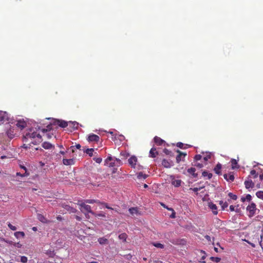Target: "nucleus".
I'll return each mask as SVG.
<instances>
[{
	"instance_id": "obj_42",
	"label": "nucleus",
	"mask_w": 263,
	"mask_h": 263,
	"mask_svg": "<svg viewBox=\"0 0 263 263\" xmlns=\"http://www.w3.org/2000/svg\"><path fill=\"white\" fill-rule=\"evenodd\" d=\"M184 144L183 143H182V142H178L177 143V147H179L180 148H181V149L186 148V147H184Z\"/></svg>"
},
{
	"instance_id": "obj_54",
	"label": "nucleus",
	"mask_w": 263,
	"mask_h": 263,
	"mask_svg": "<svg viewBox=\"0 0 263 263\" xmlns=\"http://www.w3.org/2000/svg\"><path fill=\"white\" fill-rule=\"evenodd\" d=\"M230 210L231 211H234L235 210V206L234 205H230Z\"/></svg>"
},
{
	"instance_id": "obj_2",
	"label": "nucleus",
	"mask_w": 263,
	"mask_h": 263,
	"mask_svg": "<svg viewBox=\"0 0 263 263\" xmlns=\"http://www.w3.org/2000/svg\"><path fill=\"white\" fill-rule=\"evenodd\" d=\"M79 205L81 206L80 210L82 212L84 213L85 212H87L91 214H95V212L91 210V206L89 205L86 204L85 202H81L79 203Z\"/></svg>"
},
{
	"instance_id": "obj_6",
	"label": "nucleus",
	"mask_w": 263,
	"mask_h": 263,
	"mask_svg": "<svg viewBox=\"0 0 263 263\" xmlns=\"http://www.w3.org/2000/svg\"><path fill=\"white\" fill-rule=\"evenodd\" d=\"M37 135V133L35 132H32V130H30V132H28L25 134L24 136V138L25 139H35L36 138V136Z\"/></svg>"
},
{
	"instance_id": "obj_7",
	"label": "nucleus",
	"mask_w": 263,
	"mask_h": 263,
	"mask_svg": "<svg viewBox=\"0 0 263 263\" xmlns=\"http://www.w3.org/2000/svg\"><path fill=\"white\" fill-rule=\"evenodd\" d=\"M170 178L171 179L172 184L175 187H179L181 185L182 182L181 180L175 179V177L173 175L170 176Z\"/></svg>"
},
{
	"instance_id": "obj_60",
	"label": "nucleus",
	"mask_w": 263,
	"mask_h": 263,
	"mask_svg": "<svg viewBox=\"0 0 263 263\" xmlns=\"http://www.w3.org/2000/svg\"><path fill=\"white\" fill-rule=\"evenodd\" d=\"M72 124H73V127H74L75 128H77V125H78V123L75 122L72 123Z\"/></svg>"
},
{
	"instance_id": "obj_12",
	"label": "nucleus",
	"mask_w": 263,
	"mask_h": 263,
	"mask_svg": "<svg viewBox=\"0 0 263 263\" xmlns=\"http://www.w3.org/2000/svg\"><path fill=\"white\" fill-rule=\"evenodd\" d=\"M16 125L22 130L27 126V123L23 120H20L17 121Z\"/></svg>"
},
{
	"instance_id": "obj_37",
	"label": "nucleus",
	"mask_w": 263,
	"mask_h": 263,
	"mask_svg": "<svg viewBox=\"0 0 263 263\" xmlns=\"http://www.w3.org/2000/svg\"><path fill=\"white\" fill-rule=\"evenodd\" d=\"M75 147L77 149H80V148L81 147V146L80 144H77L75 146H70V148L71 149V151L72 153L74 152V148Z\"/></svg>"
},
{
	"instance_id": "obj_41",
	"label": "nucleus",
	"mask_w": 263,
	"mask_h": 263,
	"mask_svg": "<svg viewBox=\"0 0 263 263\" xmlns=\"http://www.w3.org/2000/svg\"><path fill=\"white\" fill-rule=\"evenodd\" d=\"M250 174L253 176L254 178H256L258 176V174L256 173L255 170H251L250 172Z\"/></svg>"
},
{
	"instance_id": "obj_39",
	"label": "nucleus",
	"mask_w": 263,
	"mask_h": 263,
	"mask_svg": "<svg viewBox=\"0 0 263 263\" xmlns=\"http://www.w3.org/2000/svg\"><path fill=\"white\" fill-rule=\"evenodd\" d=\"M95 217H105L106 215L105 213H95V214H92Z\"/></svg>"
},
{
	"instance_id": "obj_58",
	"label": "nucleus",
	"mask_w": 263,
	"mask_h": 263,
	"mask_svg": "<svg viewBox=\"0 0 263 263\" xmlns=\"http://www.w3.org/2000/svg\"><path fill=\"white\" fill-rule=\"evenodd\" d=\"M76 219L78 220V221H81V218L79 216H76Z\"/></svg>"
},
{
	"instance_id": "obj_1",
	"label": "nucleus",
	"mask_w": 263,
	"mask_h": 263,
	"mask_svg": "<svg viewBox=\"0 0 263 263\" xmlns=\"http://www.w3.org/2000/svg\"><path fill=\"white\" fill-rule=\"evenodd\" d=\"M58 125L61 127H66L68 126V122L64 120L52 119V121L47 126L46 128H42L41 130L43 132L50 131L52 129V126Z\"/></svg>"
},
{
	"instance_id": "obj_50",
	"label": "nucleus",
	"mask_w": 263,
	"mask_h": 263,
	"mask_svg": "<svg viewBox=\"0 0 263 263\" xmlns=\"http://www.w3.org/2000/svg\"><path fill=\"white\" fill-rule=\"evenodd\" d=\"M202 158V156L200 155H195L194 159L196 161L200 160Z\"/></svg>"
},
{
	"instance_id": "obj_61",
	"label": "nucleus",
	"mask_w": 263,
	"mask_h": 263,
	"mask_svg": "<svg viewBox=\"0 0 263 263\" xmlns=\"http://www.w3.org/2000/svg\"><path fill=\"white\" fill-rule=\"evenodd\" d=\"M210 158V156H206V157H205L203 158V160L204 161H206L208 160V159Z\"/></svg>"
},
{
	"instance_id": "obj_4",
	"label": "nucleus",
	"mask_w": 263,
	"mask_h": 263,
	"mask_svg": "<svg viewBox=\"0 0 263 263\" xmlns=\"http://www.w3.org/2000/svg\"><path fill=\"white\" fill-rule=\"evenodd\" d=\"M87 140L89 142L98 143L100 140V137L99 136L94 134H90L89 135Z\"/></svg>"
},
{
	"instance_id": "obj_43",
	"label": "nucleus",
	"mask_w": 263,
	"mask_h": 263,
	"mask_svg": "<svg viewBox=\"0 0 263 263\" xmlns=\"http://www.w3.org/2000/svg\"><path fill=\"white\" fill-rule=\"evenodd\" d=\"M28 259L26 256H21V261L23 263H26L27 262Z\"/></svg>"
},
{
	"instance_id": "obj_56",
	"label": "nucleus",
	"mask_w": 263,
	"mask_h": 263,
	"mask_svg": "<svg viewBox=\"0 0 263 263\" xmlns=\"http://www.w3.org/2000/svg\"><path fill=\"white\" fill-rule=\"evenodd\" d=\"M195 165L199 168H201L203 166V165L200 163H197L195 164Z\"/></svg>"
},
{
	"instance_id": "obj_55",
	"label": "nucleus",
	"mask_w": 263,
	"mask_h": 263,
	"mask_svg": "<svg viewBox=\"0 0 263 263\" xmlns=\"http://www.w3.org/2000/svg\"><path fill=\"white\" fill-rule=\"evenodd\" d=\"M164 152L166 155H169V154H170V152L168 149H166V148H165V149H164Z\"/></svg>"
},
{
	"instance_id": "obj_52",
	"label": "nucleus",
	"mask_w": 263,
	"mask_h": 263,
	"mask_svg": "<svg viewBox=\"0 0 263 263\" xmlns=\"http://www.w3.org/2000/svg\"><path fill=\"white\" fill-rule=\"evenodd\" d=\"M29 175V173L27 172V170L25 171V173L22 175V177H27Z\"/></svg>"
},
{
	"instance_id": "obj_24",
	"label": "nucleus",
	"mask_w": 263,
	"mask_h": 263,
	"mask_svg": "<svg viewBox=\"0 0 263 263\" xmlns=\"http://www.w3.org/2000/svg\"><path fill=\"white\" fill-rule=\"evenodd\" d=\"M85 202L86 203H89V204H92L94 203H96L99 204L100 203H101V201H100L99 200L86 199L85 200Z\"/></svg>"
},
{
	"instance_id": "obj_47",
	"label": "nucleus",
	"mask_w": 263,
	"mask_h": 263,
	"mask_svg": "<svg viewBox=\"0 0 263 263\" xmlns=\"http://www.w3.org/2000/svg\"><path fill=\"white\" fill-rule=\"evenodd\" d=\"M36 138H37V141H35V142H40L42 141V136L39 134H37Z\"/></svg>"
},
{
	"instance_id": "obj_30",
	"label": "nucleus",
	"mask_w": 263,
	"mask_h": 263,
	"mask_svg": "<svg viewBox=\"0 0 263 263\" xmlns=\"http://www.w3.org/2000/svg\"><path fill=\"white\" fill-rule=\"evenodd\" d=\"M148 177V175L146 174H143L142 172H140L137 174V178L139 179L143 178V179H146Z\"/></svg>"
},
{
	"instance_id": "obj_62",
	"label": "nucleus",
	"mask_w": 263,
	"mask_h": 263,
	"mask_svg": "<svg viewBox=\"0 0 263 263\" xmlns=\"http://www.w3.org/2000/svg\"><path fill=\"white\" fill-rule=\"evenodd\" d=\"M171 218H175V213L174 212L171 215Z\"/></svg>"
},
{
	"instance_id": "obj_38",
	"label": "nucleus",
	"mask_w": 263,
	"mask_h": 263,
	"mask_svg": "<svg viewBox=\"0 0 263 263\" xmlns=\"http://www.w3.org/2000/svg\"><path fill=\"white\" fill-rule=\"evenodd\" d=\"M210 259L215 262H220L221 258L218 257H211Z\"/></svg>"
},
{
	"instance_id": "obj_14",
	"label": "nucleus",
	"mask_w": 263,
	"mask_h": 263,
	"mask_svg": "<svg viewBox=\"0 0 263 263\" xmlns=\"http://www.w3.org/2000/svg\"><path fill=\"white\" fill-rule=\"evenodd\" d=\"M177 152L179 153V154L176 157V162L177 163H179L181 160L182 157H185L186 155V153H184L180 151L179 150H177Z\"/></svg>"
},
{
	"instance_id": "obj_8",
	"label": "nucleus",
	"mask_w": 263,
	"mask_h": 263,
	"mask_svg": "<svg viewBox=\"0 0 263 263\" xmlns=\"http://www.w3.org/2000/svg\"><path fill=\"white\" fill-rule=\"evenodd\" d=\"M128 163L132 167H136V162L137 161V158L135 156H132L130 157L128 160Z\"/></svg>"
},
{
	"instance_id": "obj_20",
	"label": "nucleus",
	"mask_w": 263,
	"mask_h": 263,
	"mask_svg": "<svg viewBox=\"0 0 263 263\" xmlns=\"http://www.w3.org/2000/svg\"><path fill=\"white\" fill-rule=\"evenodd\" d=\"M154 142L158 145H161L164 141L162 139H161L160 137L156 136L154 138Z\"/></svg>"
},
{
	"instance_id": "obj_23",
	"label": "nucleus",
	"mask_w": 263,
	"mask_h": 263,
	"mask_svg": "<svg viewBox=\"0 0 263 263\" xmlns=\"http://www.w3.org/2000/svg\"><path fill=\"white\" fill-rule=\"evenodd\" d=\"M231 165L232 169L239 168V166L237 165V161L236 159H232L231 160Z\"/></svg>"
},
{
	"instance_id": "obj_16",
	"label": "nucleus",
	"mask_w": 263,
	"mask_h": 263,
	"mask_svg": "<svg viewBox=\"0 0 263 263\" xmlns=\"http://www.w3.org/2000/svg\"><path fill=\"white\" fill-rule=\"evenodd\" d=\"M129 212L132 215H134L135 214L137 215L140 214V213L139 212L138 208L137 207L129 208Z\"/></svg>"
},
{
	"instance_id": "obj_29",
	"label": "nucleus",
	"mask_w": 263,
	"mask_h": 263,
	"mask_svg": "<svg viewBox=\"0 0 263 263\" xmlns=\"http://www.w3.org/2000/svg\"><path fill=\"white\" fill-rule=\"evenodd\" d=\"M94 150L93 148H87L84 151V152L88 154L89 156L91 157L93 156V152Z\"/></svg>"
},
{
	"instance_id": "obj_49",
	"label": "nucleus",
	"mask_w": 263,
	"mask_h": 263,
	"mask_svg": "<svg viewBox=\"0 0 263 263\" xmlns=\"http://www.w3.org/2000/svg\"><path fill=\"white\" fill-rule=\"evenodd\" d=\"M42 132L45 134V135H44V136H46L47 138L50 139L51 138L52 135L50 133H46L47 132H43L42 131Z\"/></svg>"
},
{
	"instance_id": "obj_21",
	"label": "nucleus",
	"mask_w": 263,
	"mask_h": 263,
	"mask_svg": "<svg viewBox=\"0 0 263 263\" xmlns=\"http://www.w3.org/2000/svg\"><path fill=\"white\" fill-rule=\"evenodd\" d=\"M114 159L111 156H108L106 159L105 160V163L108 165L109 166H114V162H110L109 163V161H111L112 160H113Z\"/></svg>"
},
{
	"instance_id": "obj_11",
	"label": "nucleus",
	"mask_w": 263,
	"mask_h": 263,
	"mask_svg": "<svg viewBox=\"0 0 263 263\" xmlns=\"http://www.w3.org/2000/svg\"><path fill=\"white\" fill-rule=\"evenodd\" d=\"M224 178L229 182H233L234 180V176L233 173H230L228 174H225L223 175Z\"/></svg>"
},
{
	"instance_id": "obj_3",
	"label": "nucleus",
	"mask_w": 263,
	"mask_h": 263,
	"mask_svg": "<svg viewBox=\"0 0 263 263\" xmlns=\"http://www.w3.org/2000/svg\"><path fill=\"white\" fill-rule=\"evenodd\" d=\"M247 210L249 212V217H252L255 214L256 211V205L254 202H252L247 207Z\"/></svg>"
},
{
	"instance_id": "obj_33",
	"label": "nucleus",
	"mask_w": 263,
	"mask_h": 263,
	"mask_svg": "<svg viewBox=\"0 0 263 263\" xmlns=\"http://www.w3.org/2000/svg\"><path fill=\"white\" fill-rule=\"evenodd\" d=\"M152 245L156 248L163 249L164 246L163 244L159 242H153Z\"/></svg>"
},
{
	"instance_id": "obj_9",
	"label": "nucleus",
	"mask_w": 263,
	"mask_h": 263,
	"mask_svg": "<svg viewBox=\"0 0 263 263\" xmlns=\"http://www.w3.org/2000/svg\"><path fill=\"white\" fill-rule=\"evenodd\" d=\"M209 208L212 211L214 215H217L218 213L217 211V207L216 204H214L213 202H210L208 203Z\"/></svg>"
},
{
	"instance_id": "obj_15",
	"label": "nucleus",
	"mask_w": 263,
	"mask_h": 263,
	"mask_svg": "<svg viewBox=\"0 0 263 263\" xmlns=\"http://www.w3.org/2000/svg\"><path fill=\"white\" fill-rule=\"evenodd\" d=\"M74 160L73 159H63V163L65 165H71L74 164Z\"/></svg>"
},
{
	"instance_id": "obj_59",
	"label": "nucleus",
	"mask_w": 263,
	"mask_h": 263,
	"mask_svg": "<svg viewBox=\"0 0 263 263\" xmlns=\"http://www.w3.org/2000/svg\"><path fill=\"white\" fill-rule=\"evenodd\" d=\"M160 204H161V206H162L163 208H165V209H166V208H167V206H166L164 203H162V202H161V203H160Z\"/></svg>"
},
{
	"instance_id": "obj_36",
	"label": "nucleus",
	"mask_w": 263,
	"mask_h": 263,
	"mask_svg": "<svg viewBox=\"0 0 263 263\" xmlns=\"http://www.w3.org/2000/svg\"><path fill=\"white\" fill-rule=\"evenodd\" d=\"M256 196L262 200H263V191H259L256 192Z\"/></svg>"
},
{
	"instance_id": "obj_18",
	"label": "nucleus",
	"mask_w": 263,
	"mask_h": 263,
	"mask_svg": "<svg viewBox=\"0 0 263 263\" xmlns=\"http://www.w3.org/2000/svg\"><path fill=\"white\" fill-rule=\"evenodd\" d=\"M187 172L191 174L194 178H196L198 176V174L195 173L196 169L194 167H191L187 169Z\"/></svg>"
},
{
	"instance_id": "obj_34",
	"label": "nucleus",
	"mask_w": 263,
	"mask_h": 263,
	"mask_svg": "<svg viewBox=\"0 0 263 263\" xmlns=\"http://www.w3.org/2000/svg\"><path fill=\"white\" fill-rule=\"evenodd\" d=\"M98 242L101 245H104L107 243V239L104 237L99 238L98 239Z\"/></svg>"
},
{
	"instance_id": "obj_17",
	"label": "nucleus",
	"mask_w": 263,
	"mask_h": 263,
	"mask_svg": "<svg viewBox=\"0 0 263 263\" xmlns=\"http://www.w3.org/2000/svg\"><path fill=\"white\" fill-rule=\"evenodd\" d=\"M158 154V153L156 148L153 147L149 151V157L152 158H155Z\"/></svg>"
},
{
	"instance_id": "obj_13",
	"label": "nucleus",
	"mask_w": 263,
	"mask_h": 263,
	"mask_svg": "<svg viewBox=\"0 0 263 263\" xmlns=\"http://www.w3.org/2000/svg\"><path fill=\"white\" fill-rule=\"evenodd\" d=\"M245 185V187L247 189H249L250 188H253L254 187V183L251 179H248L246 180L244 183Z\"/></svg>"
},
{
	"instance_id": "obj_53",
	"label": "nucleus",
	"mask_w": 263,
	"mask_h": 263,
	"mask_svg": "<svg viewBox=\"0 0 263 263\" xmlns=\"http://www.w3.org/2000/svg\"><path fill=\"white\" fill-rule=\"evenodd\" d=\"M204 237L208 241H211V237L210 236L205 235Z\"/></svg>"
},
{
	"instance_id": "obj_45",
	"label": "nucleus",
	"mask_w": 263,
	"mask_h": 263,
	"mask_svg": "<svg viewBox=\"0 0 263 263\" xmlns=\"http://www.w3.org/2000/svg\"><path fill=\"white\" fill-rule=\"evenodd\" d=\"M8 226L11 230L15 231L16 230V227L13 226L10 223H8Z\"/></svg>"
},
{
	"instance_id": "obj_10",
	"label": "nucleus",
	"mask_w": 263,
	"mask_h": 263,
	"mask_svg": "<svg viewBox=\"0 0 263 263\" xmlns=\"http://www.w3.org/2000/svg\"><path fill=\"white\" fill-rule=\"evenodd\" d=\"M162 165L165 168H170L173 166V162L172 161L164 159L162 161Z\"/></svg>"
},
{
	"instance_id": "obj_46",
	"label": "nucleus",
	"mask_w": 263,
	"mask_h": 263,
	"mask_svg": "<svg viewBox=\"0 0 263 263\" xmlns=\"http://www.w3.org/2000/svg\"><path fill=\"white\" fill-rule=\"evenodd\" d=\"M67 210L71 213H75L77 211V210L73 208L68 206V208Z\"/></svg>"
},
{
	"instance_id": "obj_57",
	"label": "nucleus",
	"mask_w": 263,
	"mask_h": 263,
	"mask_svg": "<svg viewBox=\"0 0 263 263\" xmlns=\"http://www.w3.org/2000/svg\"><path fill=\"white\" fill-rule=\"evenodd\" d=\"M57 220L61 221L62 220V217L61 215H59L57 217Z\"/></svg>"
},
{
	"instance_id": "obj_27",
	"label": "nucleus",
	"mask_w": 263,
	"mask_h": 263,
	"mask_svg": "<svg viewBox=\"0 0 263 263\" xmlns=\"http://www.w3.org/2000/svg\"><path fill=\"white\" fill-rule=\"evenodd\" d=\"M202 175L203 177H207L208 179H210L213 176L212 173H208L206 171H203Z\"/></svg>"
},
{
	"instance_id": "obj_35",
	"label": "nucleus",
	"mask_w": 263,
	"mask_h": 263,
	"mask_svg": "<svg viewBox=\"0 0 263 263\" xmlns=\"http://www.w3.org/2000/svg\"><path fill=\"white\" fill-rule=\"evenodd\" d=\"M219 204L221 206L222 210H224L228 206V203L227 202H223V201H220Z\"/></svg>"
},
{
	"instance_id": "obj_31",
	"label": "nucleus",
	"mask_w": 263,
	"mask_h": 263,
	"mask_svg": "<svg viewBox=\"0 0 263 263\" xmlns=\"http://www.w3.org/2000/svg\"><path fill=\"white\" fill-rule=\"evenodd\" d=\"M14 235L17 238L20 237H24L25 236V233L23 232H16L14 233Z\"/></svg>"
},
{
	"instance_id": "obj_22",
	"label": "nucleus",
	"mask_w": 263,
	"mask_h": 263,
	"mask_svg": "<svg viewBox=\"0 0 263 263\" xmlns=\"http://www.w3.org/2000/svg\"><path fill=\"white\" fill-rule=\"evenodd\" d=\"M221 169V165L220 163H218L216 166L214 168V171L215 173H216L218 175H219L221 174L220 170Z\"/></svg>"
},
{
	"instance_id": "obj_64",
	"label": "nucleus",
	"mask_w": 263,
	"mask_h": 263,
	"mask_svg": "<svg viewBox=\"0 0 263 263\" xmlns=\"http://www.w3.org/2000/svg\"><path fill=\"white\" fill-rule=\"evenodd\" d=\"M20 167L22 168H23V170H24L25 171H26V170H27V168L25 166H24L21 165Z\"/></svg>"
},
{
	"instance_id": "obj_48",
	"label": "nucleus",
	"mask_w": 263,
	"mask_h": 263,
	"mask_svg": "<svg viewBox=\"0 0 263 263\" xmlns=\"http://www.w3.org/2000/svg\"><path fill=\"white\" fill-rule=\"evenodd\" d=\"M93 159L97 163H100L102 160L101 158H93Z\"/></svg>"
},
{
	"instance_id": "obj_26",
	"label": "nucleus",
	"mask_w": 263,
	"mask_h": 263,
	"mask_svg": "<svg viewBox=\"0 0 263 263\" xmlns=\"http://www.w3.org/2000/svg\"><path fill=\"white\" fill-rule=\"evenodd\" d=\"M118 237L120 240H122L123 241V242H126V239L127 237V235L126 233H123L120 234L119 235Z\"/></svg>"
},
{
	"instance_id": "obj_28",
	"label": "nucleus",
	"mask_w": 263,
	"mask_h": 263,
	"mask_svg": "<svg viewBox=\"0 0 263 263\" xmlns=\"http://www.w3.org/2000/svg\"><path fill=\"white\" fill-rule=\"evenodd\" d=\"M252 199V197L251 195L247 194L246 197H242L241 198V200L242 202H245V201H250Z\"/></svg>"
},
{
	"instance_id": "obj_25",
	"label": "nucleus",
	"mask_w": 263,
	"mask_h": 263,
	"mask_svg": "<svg viewBox=\"0 0 263 263\" xmlns=\"http://www.w3.org/2000/svg\"><path fill=\"white\" fill-rule=\"evenodd\" d=\"M42 147L45 149H50L52 147V145L47 142H45L42 144Z\"/></svg>"
},
{
	"instance_id": "obj_63",
	"label": "nucleus",
	"mask_w": 263,
	"mask_h": 263,
	"mask_svg": "<svg viewBox=\"0 0 263 263\" xmlns=\"http://www.w3.org/2000/svg\"><path fill=\"white\" fill-rule=\"evenodd\" d=\"M16 176H21V177H22V174H21V173H16Z\"/></svg>"
},
{
	"instance_id": "obj_44",
	"label": "nucleus",
	"mask_w": 263,
	"mask_h": 263,
	"mask_svg": "<svg viewBox=\"0 0 263 263\" xmlns=\"http://www.w3.org/2000/svg\"><path fill=\"white\" fill-rule=\"evenodd\" d=\"M99 204H101V205H104L106 208H107L108 209L114 210V209H112V208L109 206L107 204V203H106L105 202H101V203H100Z\"/></svg>"
},
{
	"instance_id": "obj_5",
	"label": "nucleus",
	"mask_w": 263,
	"mask_h": 263,
	"mask_svg": "<svg viewBox=\"0 0 263 263\" xmlns=\"http://www.w3.org/2000/svg\"><path fill=\"white\" fill-rule=\"evenodd\" d=\"M8 120V115L6 112L0 111V125Z\"/></svg>"
},
{
	"instance_id": "obj_40",
	"label": "nucleus",
	"mask_w": 263,
	"mask_h": 263,
	"mask_svg": "<svg viewBox=\"0 0 263 263\" xmlns=\"http://www.w3.org/2000/svg\"><path fill=\"white\" fill-rule=\"evenodd\" d=\"M228 196L234 200H236L237 198V196L232 193H229Z\"/></svg>"
},
{
	"instance_id": "obj_19",
	"label": "nucleus",
	"mask_w": 263,
	"mask_h": 263,
	"mask_svg": "<svg viewBox=\"0 0 263 263\" xmlns=\"http://www.w3.org/2000/svg\"><path fill=\"white\" fill-rule=\"evenodd\" d=\"M7 135L8 136V137L9 138H10V139H12L14 138V129L13 128H9L7 131Z\"/></svg>"
},
{
	"instance_id": "obj_32",
	"label": "nucleus",
	"mask_w": 263,
	"mask_h": 263,
	"mask_svg": "<svg viewBox=\"0 0 263 263\" xmlns=\"http://www.w3.org/2000/svg\"><path fill=\"white\" fill-rule=\"evenodd\" d=\"M38 219L40 221H41L42 222L46 223L47 222V220L46 219V218L42 215L39 214L38 215Z\"/></svg>"
},
{
	"instance_id": "obj_51",
	"label": "nucleus",
	"mask_w": 263,
	"mask_h": 263,
	"mask_svg": "<svg viewBox=\"0 0 263 263\" xmlns=\"http://www.w3.org/2000/svg\"><path fill=\"white\" fill-rule=\"evenodd\" d=\"M191 190H192L194 192H196L197 193V192L200 191V189L198 188V187H194L193 189H191Z\"/></svg>"
}]
</instances>
